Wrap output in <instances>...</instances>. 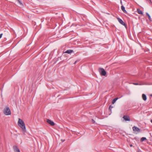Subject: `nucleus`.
Here are the masks:
<instances>
[{"instance_id":"25","label":"nucleus","mask_w":152,"mask_h":152,"mask_svg":"<svg viewBox=\"0 0 152 152\" xmlns=\"http://www.w3.org/2000/svg\"><path fill=\"white\" fill-rule=\"evenodd\" d=\"M151 122L152 123V120H151Z\"/></svg>"},{"instance_id":"16","label":"nucleus","mask_w":152,"mask_h":152,"mask_svg":"<svg viewBox=\"0 0 152 152\" xmlns=\"http://www.w3.org/2000/svg\"><path fill=\"white\" fill-rule=\"evenodd\" d=\"M146 140V139L145 137H142L141 139V140H140V141H141V142H143V141L144 140Z\"/></svg>"},{"instance_id":"3","label":"nucleus","mask_w":152,"mask_h":152,"mask_svg":"<svg viewBox=\"0 0 152 152\" xmlns=\"http://www.w3.org/2000/svg\"><path fill=\"white\" fill-rule=\"evenodd\" d=\"M4 113L6 115H10L11 114V111L8 107H6L4 109Z\"/></svg>"},{"instance_id":"19","label":"nucleus","mask_w":152,"mask_h":152,"mask_svg":"<svg viewBox=\"0 0 152 152\" xmlns=\"http://www.w3.org/2000/svg\"><path fill=\"white\" fill-rule=\"evenodd\" d=\"M120 3H121V4L122 5V1L121 0V1H120Z\"/></svg>"},{"instance_id":"23","label":"nucleus","mask_w":152,"mask_h":152,"mask_svg":"<svg viewBox=\"0 0 152 152\" xmlns=\"http://www.w3.org/2000/svg\"><path fill=\"white\" fill-rule=\"evenodd\" d=\"M61 141H62V142H64V141H65V140H61Z\"/></svg>"},{"instance_id":"2","label":"nucleus","mask_w":152,"mask_h":152,"mask_svg":"<svg viewBox=\"0 0 152 152\" xmlns=\"http://www.w3.org/2000/svg\"><path fill=\"white\" fill-rule=\"evenodd\" d=\"M99 71L101 76H103L106 77L107 73L105 70L102 68H99Z\"/></svg>"},{"instance_id":"26","label":"nucleus","mask_w":152,"mask_h":152,"mask_svg":"<svg viewBox=\"0 0 152 152\" xmlns=\"http://www.w3.org/2000/svg\"><path fill=\"white\" fill-rule=\"evenodd\" d=\"M150 96H152V94L150 95Z\"/></svg>"},{"instance_id":"7","label":"nucleus","mask_w":152,"mask_h":152,"mask_svg":"<svg viewBox=\"0 0 152 152\" xmlns=\"http://www.w3.org/2000/svg\"><path fill=\"white\" fill-rule=\"evenodd\" d=\"M13 148L15 152H20V151L17 146H14Z\"/></svg>"},{"instance_id":"1","label":"nucleus","mask_w":152,"mask_h":152,"mask_svg":"<svg viewBox=\"0 0 152 152\" xmlns=\"http://www.w3.org/2000/svg\"><path fill=\"white\" fill-rule=\"evenodd\" d=\"M18 124L19 126L22 129L23 131L26 132V129L25 124L23 121L20 118H18Z\"/></svg>"},{"instance_id":"8","label":"nucleus","mask_w":152,"mask_h":152,"mask_svg":"<svg viewBox=\"0 0 152 152\" xmlns=\"http://www.w3.org/2000/svg\"><path fill=\"white\" fill-rule=\"evenodd\" d=\"M123 118L126 121H130V118L129 116L127 115H124L123 117Z\"/></svg>"},{"instance_id":"27","label":"nucleus","mask_w":152,"mask_h":152,"mask_svg":"<svg viewBox=\"0 0 152 152\" xmlns=\"http://www.w3.org/2000/svg\"><path fill=\"white\" fill-rule=\"evenodd\" d=\"M137 152H140V151H138Z\"/></svg>"},{"instance_id":"18","label":"nucleus","mask_w":152,"mask_h":152,"mask_svg":"<svg viewBox=\"0 0 152 152\" xmlns=\"http://www.w3.org/2000/svg\"><path fill=\"white\" fill-rule=\"evenodd\" d=\"M2 34H0V39L1 37Z\"/></svg>"},{"instance_id":"5","label":"nucleus","mask_w":152,"mask_h":152,"mask_svg":"<svg viewBox=\"0 0 152 152\" xmlns=\"http://www.w3.org/2000/svg\"><path fill=\"white\" fill-rule=\"evenodd\" d=\"M117 19L121 24L125 26H126V24L123 21L122 19L119 18H117Z\"/></svg>"},{"instance_id":"10","label":"nucleus","mask_w":152,"mask_h":152,"mask_svg":"<svg viewBox=\"0 0 152 152\" xmlns=\"http://www.w3.org/2000/svg\"><path fill=\"white\" fill-rule=\"evenodd\" d=\"M73 50H68L66 51L65 52V53H71L73 52Z\"/></svg>"},{"instance_id":"11","label":"nucleus","mask_w":152,"mask_h":152,"mask_svg":"<svg viewBox=\"0 0 152 152\" xmlns=\"http://www.w3.org/2000/svg\"><path fill=\"white\" fill-rule=\"evenodd\" d=\"M142 99L144 100L145 101L146 100L147 97L145 94H142Z\"/></svg>"},{"instance_id":"9","label":"nucleus","mask_w":152,"mask_h":152,"mask_svg":"<svg viewBox=\"0 0 152 152\" xmlns=\"http://www.w3.org/2000/svg\"><path fill=\"white\" fill-rule=\"evenodd\" d=\"M121 9L125 13H127V12L125 10V7L123 5H122L121 6Z\"/></svg>"},{"instance_id":"24","label":"nucleus","mask_w":152,"mask_h":152,"mask_svg":"<svg viewBox=\"0 0 152 152\" xmlns=\"http://www.w3.org/2000/svg\"><path fill=\"white\" fill-rule=\"evenodd\" d=\"M148 0L150 1V3H152L151 0Z\"/></svg>"},{"instance_id":"17","label":"nucleus","mask_w":152,"mask_h":152,"mask_svg":"<svg viewBox=\"0 0 152 152\" xmlns=\"http://www.w3.org/2000/svg\"><path fill=\"white\" fill-rule=\"evenodd\" d=\"M79 61V60H77V61H76L74 63V64H75L78 61Z\"/></svg>"},{"instance_id":"14","label":"nucleus","mask_w":152,"mask_h":152,"mask_svg":"<svg viewBox=\"0 0 152 152\" xmlns=\"http://www.w3.org/2000/svg\"><path fill=\"white\" fill-rule=\"evenodd\" d=\"M118 99V98H116L114 99L112 102V104H114Z\"/></svg>"},{"instance_id":"4","label":"nucleus","mask_w":152,"mask_h":152,"mask_svg":"<svg viewBox=\"0 0 152 152\" xmlns=\"http://www.w3.org/2000/svg\"><path fill=\"white\" fill-rule=\"evenodd\" d=\"M132 129L134 131L137 132V133H139L140 132V129L137 127L135 126L132 127Z\"/></svg>"},{"instance_id":"22","label":"nucleus","mask_w":152,"mask_h":152,"mask_svg":"<svg viewBox=\"0 0 152 152\" xmlns=\"http://www.w3.org/2000/svg\"><path fill=\"white\" fill-rule=\"evenodd\" d=\"M130 146L131 147H132V144H131L130 145Z\"/></svg>"},{"instance_id":"13","label":"nucleus","mask_w":152,"mask_h":152,"mask_svg":"<svg viewBox=\"0 0 152 152\" xmlns=\"http://www.w3.org/2000/svg\"><path fill=\"white\" fill-rule=\"evenodd\" d=\"M137 11L139 14L143 15V12L140 9H137Z\"/></svg>"},{"instance_id":"21","label":"nucleus","mask_w":152,"mask_h":152,"mask_svg":"<svg viewBox=\"0 0 152 152\" xmlns=\"http://www.w3.org/2000/svg\"><path fill=\"white\" fill-rule=\"evenodd\" d=\"M133 84L135 85H138V83H134Z\"/></svg>"},{"instance_id":"15","label":"nucleus","mask_w":152,"mask_h":152,"mask_svg":"<svg viewBox=\"0 0 152 152\" xmlns=\"http://www.w3.org/2000/svg\"><path fill=\"white\" fill-rule=\"evenodd\" d=\"M146 15L148 16V18L150 20H151V17L149 14L147 12L146 13Z\"/></svg>"},{"instance_id":"6","label":"nucleus","mask_w":152,"mask_h":152,"mask_svg":"<svg viewBox=\"0 0 152 152\" xmlns=\"http://www.w3.org/2000/svg\"><path fill=\"white\" fill-rule=\"evenodd\" d=\"M47 122L51 126H53L55 125L53 121L49 119H47Z\"/></svg>"},{"instance_id":"12","label":"nucleus","mask_w":152,"mask_h":152,"mask_svg":"<svg viewBox=\"0 0 152 152\" xmlns=\"http://www.w3.org/2000/svg\"><path fill=\"white\" fill-rule=\"evenodd\" d=\"M17 1L19 4V5L20 7H23V4L19 0H17Z\"/></svg>"},{"instance_id":"20","label":"nucleus","mask_w":152,"mask_h":152,"mask_svg":"<svg viewBox=\"0 0 152 152\" xmlns=\"http://www.w3.org/2000/svg\"><path fill=\"white\" fill-rule=\"evenodd\" d=\"M92 122L93 123H95V121L93 119H92Z\"/></svg>"}]
</instances>
